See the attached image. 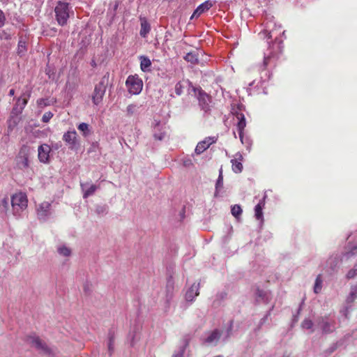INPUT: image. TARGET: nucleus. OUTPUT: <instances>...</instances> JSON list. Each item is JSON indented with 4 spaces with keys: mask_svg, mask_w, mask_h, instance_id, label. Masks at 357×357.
Masks as SVG:
<instances>
[{
    "mask_svg": "<svg viewBox=\"0 0 357 357\" xmlns=\"http://www.w3.org/2000/svg\"><path fill=\"white\" fill-rule=\"evenodd\" d=\"M70 7L68 3L59 1L55 8V16L58 24L61 26H64L67 24L68 20L70 17Z\"/></svg>",
    "mask_w": 357,
    "mask_h": 357,
    "instance_id": "nucleus-1",
    "label": "nucleus"
},
{
    "mask_svg": "<svg viewBox=\"0 0 357 357\" xmlns=\"http://www.w3.org/2000/svg\"><path fill=\"white\" fill-rule=\"evenodd\" d=\"M11 205L13 214L17 215L27 206V199L25 194L20 192L12 196Z\"/></svg>",
    "mask_w": 357,
    "mask_h": 357,
    "instance_id": "nucleus-2",
    "label": "nucleus"
},
{
    "mask_svg": "<svg viewBox=\"0 0 357 357\" xmlns=\"http://www.w3.org/2000/svg\"><path fill=\"white\" fill-rule=\"evenodd\" d=\"M108 77V76L105 75L95 86L92 100L96 105H98L102 100L107 89Z\"/></svg>",
    "mask_w": 357,
    "mask_h": 357,
    "instance_id": "nucleus-3",
    "label": "nucleus"
},
{
    "mask_svg": "<svg viewBox=\"0 0 357 357\" xmlns=\"http://www.w3.org/2000/svg\"><path fill=\"white\" fill-rule=\"evenodd\" d=\"M126 85L130 93L137 95L139 94L143 87L142 80L137 75H130L127 78Z\"/></svg>",
    "mask_w": 357,
    "mask_h": 357,
    "instance_id": "nucleus-4",
    "label": "nucleus"
},
{
    "mask_svg": "<svg viewBox=\"0 0 357 357\" xmlns=\"http://www.w3.org/2000/svg\"><path fill=\"white\" fill-rule=\"evenodd\" d=\"M317 326L324 333H332L335 330V320L330 317H320L316 320Z\"/></svg>",
    "mask_w": 357,
    "mask_h": 357,
    "instance_id": "nucleus-5",
    "label": "nucleus"
},
{
    "mask_svg": "<svg viewBox=\"0 0 357 357\" xmlns=\"http://www.w3.org/2000/svg\"><path fill=\"white\" fill-rule=\"evenodd\" d=\"M29 149L28 146H22L16 158L17 166L20 169H24L29 167Z\"/></svg>",
    "mask_w": 357,
    "mask_h": 357,
    "instance_id": "nucleus-6",
    "label": "nucleus"
},
{
    "mask_svg": "<svg viewBox=\"0 0 357 357\" xmlns=\"http://www.w3.org/2000/svg\"><path fill=\"white\" fill-rule=\"evenodd\" d=\"M192 88L196 96H197L199 106L203 110L206 111L208 109V102L210 97L201 89H197L195 87Z\"/></svg>",
    "mask_w": 357,
    "mask_h": 357,
    "instance_id": "nucleus-7",
    "label": "nucleus"
},
{
    "mask_svg": "<svg viewBox=\"0 0 357 357\" xmlns=\"http://www.w3.org/2000/svg\"><path fill=\"white\" fill-rule=\"evenodd\" d=\"M357 298V285L351 286L349 295L347 296L345 300V316L351 310L354 302Z\"/></svg>",
    "mask_w": 357,
    "mask_h": 357,
    "instance_id": "nucleus-8",
    "label": "nucleus"
},
{
    "mask_svg": "<svg viewBox=\"0 0 357 357\" xmlns=\"http://www.w3.org/2000/svg\"><path fill=\"white\" fill-rule=\"evenodd\" d=\"M50 146L46 144L40 145L38 149V157L40 162L43 163L49 162Z\"/></svg>",
    "mask_w": 357,
    "mask_h": 357,
    "instance_id": "nucleus-9",
    "label": "nucleus"
},
{
    "mask_svg": "<svg viewBox=\"0 0 357 357\" xmlns=\"http://www.w3.org/2000/svg\"><path fill=\"white\" fill-rule=\"evenodd\" d=\"M63 140L68 145L69 149H75L77 144L76 131H68L64 133Z\"/></svg>",
    "mask_w": 357,
    "mask_h": 357,
    "instance_id": "nucleus-10",
    "label": "nucleus"
},
{
    "mask_svg": "<svg viewBox=\"0 0 357 357\" xmlns=\"http://www.w3.org/2000/svg\"><path fill=\"white\" fill-rule=\"evenodd\" d=\"M199 283H193L185 293V300L192 303L196 296L199 294Z\"/></svg>",
    "mask_w": 357,
    "mask_h": 357,
    "instance_id": "nucleus-11",
    "label": "nucleus"
},
{
    "mask_svg": "<svg viewBox=\"0 0 357 357\" xmlns=\"http://www.w3.org/2000/svg\"><path fill=\"white\" fill-rule=\"evenodd\" d=\"M51 204L47 202L41 203L37 208L38 218L45 220L50 215Z\"/></svg>",
    "mask_w": 357,
    "mask_h": 357,
    "instance_id": "nucleus-12",
    "label": "nucleus"
},
{
    "mask_svg": "<svg viewBox=\"0 0 357 357\" xmlns=\"http://www.w3.org/2000/svg\"><path fill=\"white\" fill-rule=\"evenodd\" d=\"M80 186L83 192L84 199H86L89 196L93 195L98 188V186L91 184L90 183H80Z\"/></svg>",
    "mask_w": 357,
    "mask_h": 357,
    "instance_id": "nucleus-13",
    "label": "nucleus"
},
{
    "mask_svg": "<svg viewBox=\"0 0 357 357\" xmlns=\"http://www.w3.org/2000/svg\"><path fill=\"white\" fill-rule=\"evenodd\" d=\"M215 141H216V138H215V137L206 138L204 140L198 143V144L197 145V146L195 148V153L198 155L201 154L206 149H207L211 144L215 143Z\"/></svg>",
    "mask_w": 357,
    "mask_h": 357,
    "instance_id": "nucleus-14",
    "label": "nucleus"
},
{
    "mask_svg": "<svg viewBox=\"0 0 357 357\" xmlns=\"http://www.w3.org/2000/svg\"><path fill=\"white\" fill-rule=\"evenodd\" d=\"M236 117L238 119L237 129L239 134V138L242 143H243V130L246 126L245 118L243 114L236 113Z\"/></svg>",
    "mask_w": 357,
    "mask_h": 357,
    "instance_id": "nucleus-15",
    "label": "nucleus"
},
{
    "mask_svg": "<svg viewBox=\"0 0 357 357\" xmlns=\"http://www.w3.org/2000/svg\"><path fill=\"white\" fill-rule=\"evenodd\" d=\"M27 102L28 100L26 98H22V97L19 98L17 100V102L12 109L11 115H20L22 112L26 105L27 104Z\"/></svg>",
    "mask_w": 357,
    "mask_h": 357,
    "instance_id": "nucleus-16",
    "label": "nucleus"
},
{
    "mask_svg": "<svg viewBox=\"0 0 357 357\" xmlns=\"http://www.w3.org/2000/svg\"><path fill=\"white\" fill-rule=\"evenodd\" d=\"M213 6L212 1L208 0L200 4L194 11L191 18L198 17L204 12L208 10Z\"/></svg>",
    "mask_w": 357,
    "mask_h": 357,
    "instance_id": "nucleus-17",
    "label": "nucleus"
},
{
    "mask_svg": "<svg viewBox=\"0 0 357 357\" xmlns=\"http://www.w3.org/2000/svg\"><path fill=\"white\" fill-rule=\"evenodd\" d=\"M243 160V155L240 153H237L235 155V158L231 160L232 164V170L235 173H240L243 170V165L241 161Z\"/></svg>",
    "mask_w": 357,
    "mask_h": 357,
    "instance_id": "nucleus-18",
    "label": "nucleus"
},
{
    "mask_svg": "<svg viewBox=\"0 0 357 357\" xmlns=\"http://www.w3.org/2000/svg\"><path fill=\"white\" fill-rule=\"evenodd\" d=\"M139 20L141 25L139 33L142 37L145 38L151 31V25L145 17H140Z\"/></svg>",
    "mask_w": 357,
    "mask_h": 357,
    "instance_id": "nucleus-19",
    "label": "nucleus"
},
{
    "mask_svg": "<svg viewBox=\"0 0 357 357\" xmlns=\"http://www.w3.org/2000/svg\"><path fill=\"white\" fill-rule=\"evenodd\" d=\"M221 333L218 330H214L206 339L205 342L215 345L220 338Z\"/></svg>",
    "mask_w": 357,
    "mask_h": 357,
    "instance_id": "nucleus-20",
    "label": "nucleus"
},
{
    "mask_svg": "<svg viewBox=\"0 0 357 357\" xmlns=\"http://www.w3.org/2000/svg\"><path fill=\"white\" fill-rule=\"evenodd\" d=\"M272 26H275V25L273 24L272 22H267L266 24V29L264 30V31L260 32L259 35L266 37L268 40L272 39L275 31L273 29H271Z\"/></svg>",
    "mask_w": 357,
    "mask_h": 357,
    "instance_id": "nucleus-21",
    "label": "nucleus"
},
{
    "mask_svg": "<svg viewBox=\"0 0 357 357\" xmlns=\"http://www.w3.org/2000/svg\"><path fill=\"white\" fill-rule=\"evenodd\" d=\"M340 259L337 256H333L331 257L327 260V267L331 271H335L337 268L338 264H339Z\"/></svg>",
    "mask_w": 357,
    "mask_h": 357,
    "instance_id": "nucleus-22",
    "label": "nucleus"
},
{
    "mask_svg": "<svg viewBox=\"0 0 357 357\" xmlns=\"http://www.w3.org/2000/svg\"><path fill=\"white\" fill-rule=\"evenodd\" d=\"M349 251L343 254L341 260H348L352 257L357 255V243L354 245H350Z\"/></svg>",
    "mask_w": 357,
    "mask_h": 357,
    "instance_id": "nucleus-23",
    "label": "nucleus"
},
{
    "mask_svg": "<svg viewBox=\"0 0 357 357\" xmlns=\"http://www.w3.org/2000/svg\"><path fill=\"white\" fill-rule=\"evenodd\" d=\"M140 67L142 71L147 72L150 70V67L151 66V60L146 56H141L140 57Z\"/></svg>",
    "mask_w": 357,
    "mask_h": 357,
    "instance_id": "nucleus-24",
    "label": "nucleus"
},
{
    "mask_svg": "<svg viewBox=\"0 0 357 357\" xmlns=\"http://www.w3.org/2000/svg\"><path fill=\"white\" fill-rule=\"evenodd\" d=\"M184 59L192 64L198 63V54L196 51L188 52L185 56Z\"/></svg>",
    "mask_w": 357,
    "mask_h": 357,
    "instance_id": "nucleus-25",
    "label": "nucleus"
},
{
    "mask_svg": "<svg viewBox=\"0 0 357 357\" xmlns=\"http://www.w3.org/2000/svg\"><path fill=\"white\" fill-rule=\"evenodd\" d=\"M223 188V175H222V169L220 168L219 171V176L215 184V196H218L220 190Z\"/></svg>",
    "mask_w": 357,
    "mask_h": 357,
    "instance_id": "nucleus-26",
    "label": "nucleus"
},
{
    "mask_svg": "<svg viewBox=\"0 0 357 357\" xmlns=\"http://www.w3.org/2000/svg\"><path fill=\"white\" fill-rule=\"evenodd\" d=\"M264 206L263 201H261L255 207V216L257 220H263L262 208Z\"/></svg>",
    "mask_w": 357,
    "mask_h": 357,
    "instance_id": "nucleus-27",
    "label": "nucleus"
},
{
    "mask_svg": "<svg viewBox=\"0 0 357 357\" xmlns=\"http://www.w3.org/2000/svg\"><path fill=\"white\" fill-rule=\"evenodd\" d=\"M242 208L240 205L235 204L231 206V213L237 220H238L242 214Z\"/></svg>",
    "mask_w": 357,
    "mask_h": 357,
    "instance_id": "nucleus-28",
    "label": "nucleus"
},
{
    "mask_svg": "<svg viewBox=\"0 0 357 357\" xmlns=\"http://www.w3.org/2000/svg\"><path fill=\"white\" fill-rule=\"evenodd\" d=\"M188 345V339L184 338L183 344L180 347L179 350L176 351L172 357H183L185 348Z\"/></svg>",
    "mask_w": 357,
    "mask_h": 357,
    "instance_id": "nucleus-29",
    "label": "nucleus"
},
{
    "mask_svg": "<svg viewBox=\"0 0 357 357\" xmlns=\"http://www.w3.org/2000/svg\"><path fill=\"white\" fill-rule=\"evenodd\" d=\"M58 253L63 257H69L71 255V250L66 245H60L57 248Z\"/></svg>",
    "mask_w": 357,
    "mask_h": 357,
    "instance_id": "nucleus-30",
    "label": "nucleus"
},
{
    "mask_svg": "<svg viewBox=\"0 0 357 357\" xmlns=\"http://www.w3.org/2000/svg\"><path fill=\"white\" fill-rule=\"evenodd\" d=\"M322 282L323 280L321 279V275H319L315 280L314 286V291L315 294H319L321 291L322 288Z\"/></svg>",
    "mask_w": 357,
    "mask_h": 357,
    "instance_id": "nucleus-31",
    "label": "nucleus"
},
{
    "mask_svg": "<svg viewBox=\"0 0 357 357\" xmlns=\"http://www.w3.org/2000/svg\"><path fill=\"white\" fill-rule=\"evenodd\" d=\"M20 119L17 116L12 115L10 119L8 121V130H12L19 123Z\"/></svg>",
    "mask_w": 357,
    "mask_h": 357,
    "instance_id": "nucleus-32",
    "label": "nucleus"
},
{
    "mask_svg": "<svg viewBox=\"0 0 357 357\" xmlns=\"http://www.w3.org/2000/svg\"><path fill=\"white\" fill-rule=\"evenodd\" d=\"M107 349H108V354H109V356H112V355L113 354L114 351V338L112 335H110L109 337Z\"/></svg>",
    "mask_w": 357,
    "mask_h": 357,
    "instance_id": "nucleus-33",
    "label": "nucleus"
},
{
    "mask_svg": "<svg viewBox=\"0 0 357 357\" xmlns=\"http://www.w3.org/2000/svg\"><path fill=\"white\" fill-rule=\"evenodd\" d=\"M184 81H179L175 85V93L177 96H181L183 93L184 86Z\"/></svg>",
    "mask_w": 357,
    "mask_h": 357,
    "instance_id": "nucleus-34",
    "label": "nucleus"
},
{
    "mask_svg": "<svg viewBox=\"0 0 357 357\" xmlns=\"http://www.w3.org/2000/svg\"><path fill=\"white\" fill-rule=\"evenodd\" d=\"M108 211V206L107 205H97L96 207V213L98 215L107 214Z\"/></svg>",
    "mask_w": 357,
    "mask_h": 357,
    "instance_id": "nucleus-35",
    "label": "nucleus"
},
{
    "mask_svg": "<svg viewBox=\"0 0 357 357\" xmlns=\"http://www.w3.org/2000/svg\"><path fill=\"white\" fill-rule=\"evenodd\" d=\"M301 326H302L303 328H304V329H310V330H311L310 333H312L314 331V330L312 329L313 322L310 319H305L302 322Z\"/></svg>",
    "mask_w": 357,
    "mask_h": 357,
    "instance_id": "nucleus-36",
    "label": "nucleus"
},
{
    "mask_svg": "<svg viewBox=\"0 0 357 357\" xmlns=\"http://www.w3.org/2000/svg\"><path fill=\"white\" fill-rule=\"evenodd\" d=\"M78 129L83 132L84 136H87L89 132V126L86 123H82L78 126Z\"/></svg>",
    "mask_w": 357,
    "mask_h": 357,
    "instance_id": "nucleus-37",
    "label": "nucleus"
},
{
    "mask_svg": "<svg viewBox=\"0 0 357 357\" xmlns=\"http://www.w3.org/2000/svg\"><path fill=\"white\" fill-rule=\"evenodd\" d=\"M26 42L20 39L18 43L17 52L22 55L26 52Z\"/></svg>",
    "mask_w": 357,
    "mask_h": 357,
    "instance_id": "nucleus-38",
    "label": "nucleus"
},
{
    "mask_svg": "<svg viewBox=\"0 0 357 357\" xmlns=\"http://www.w3.org/2000/svg\"><path fill=\"white\" fill-rule=\"evenodd\" d=\"M137 106L134 104L129 105L126 108L127 115L131 116L137 111Z\"/></svg>",
    "mask_w": 357,
    "mask_h": 357,
    "instance_id": "nucleus-39",
    "label": "nucleus"
},
{
    "mask_svg": "<svg viewBox=\"0 0 357 357\" xmlns=\"http://www.w3.org/2000/svg\"><path fill=\"white\" fill-rule=\"evenodd\" d=\"M10 200L8 197L3 198L1 202V207L3 211L6 212L9 207Z\"/></svg>",
    "mask_w": 357,
    "mask_h": 357,
    "instance_id": "nucleus-40",
    "label": "nucleus"
},
{
    "mask_svg": "<svg viewBox=\"0 0 357 357\" xmlns=\"http://www.w3.org/2000/svg\"><path fill=\"white\" fill-rule=\"evenodd\" d=\"M0 39L4 40H9L11 39V35L9 33L6 32L5 30H3L0 33Z\"/></svg>",
    "mask_w": 357,
    "mask_h": 357,
    "instance_id": "nucleus-41",
    "label": "nucleus"
},
{
    "mask_svg": "<svg viewBox=\"0 0 357 357\" xmlns=\"http://www.w3.org/2000/svg\"><path fill=\"white\" fill-rule=\"evenodd\" d=\"M53 114L50 112H45L42 117V121L44 123H47L52 118Z\"/></svg>",
    "mask_w": 357,
    "mask_h": 357,
    "instance_id": "nucleus-42",
    "label": "nucleus"
},
{
    "mask_svg": "<svg viewBox=\"0 0 357 357\" xmlns=\"http://www.w3.org/2000/svg\"><path fill=\"white\" fill-rule=\"evenodd\" d=\"M165 135H166V132L165 131H162V132H160L159 133H157L156 132V130H155V132H154V138L155 139H158V140H160V141H162L165 139Z\"/></svg>",
    "mask_w": 357,
    "mask_h": 357,
    "instance_id": "nucleus-43",
    "label": "nucleus"
},
{
    "mask_svg": "<svg viewBox=\"0 0 357 357\" xmlns=\"http://www.w3.org/2000/svg\"><path fill=\"white\" fill-rule=\"evenodd\" d=\"M357 275V272L356 271L355 268H352L347 274V279H352L355 278Z\"/></svg>",
    "mask_w": 357,
    "mask_h": 357,
    "instance_id": "nucleus-44",
    "label": "nucleus"
},
{
    "mask_svg": "<svg viewBox=\"0 0 357 357\" xmlns=\"http://www.w3.org/2000/svg\"><path fill=\"white\" fill-rule=\"evenodd\" d=\"M6 20V15L0 9V28L4 26Z\"/></svg>",
    "mask_w": 357,
    "mask_h": 357,
    "instance_id": "nucleus-45",
    "label": "nucleus"
},
{
    "mask_svg": "<svg viewBox=\"0 0 357 357\" xmlns=\"http://www.w3.org/2000/svg\"><path fill=\"white\" fill-rule=\"evenodd\" d=\"M271 59H272V57L270 55H268L267 56H264V63H263V66H264V69L268 65V63H270Z\"/></svg>",
    "mask_w": 357,
    "mask_h": 357,
    "instance_id": "nucleus-46",
    "label": "nucleus"
},
{
    "mask_svg": "<svg viewBox=\"0 0 357 357\" xmlns=\"http://www.w3.org/2000/svg\"><path fill=\"white\" fill-rule=\"evenodd\" d=\"M270 315V312H268L265 316L264 317H263L261 320H260V324L262 325L266 321V319H268V317Z\"/></svg>",
    "mask_w": 357,
    "mask_h": 357,
    "instance_id": "nucleus-47",
    "label": "nucleus"
},
{
    "mask_svg": "<svg viewBox=\"0 0 357 357\" xmlns=\"http://www.w3.org/2000/svg\"><path fill=\"white\" fill-rule=\"evenodd\" d=\"M14 94H15V90H14V89H10V91H9V95H10V96H14Z\"/></svg>",
    "mask_w": 357,
    "mask_h": 357,
    "instance_id": "nucleus-48",
    "label": "nucleus"
},
{
    "mask_svg": "<svg viewBox=\"0 0 357 357\" xmlns=\"http://www.w3.org/2000/svg\"><path fill=\"white\" fill-rule=\"evenodd\" d=\"M84 291H89V287H88V286L86 284L84 286Z\"/></svg>",
    "mask_w": 357,
    "mask_h": 357,
    "instance_id": "nucleus-49",
    "label": "nucleus"
},
{
    "mask_svg": "<svg viewBox=\"0 0 357 357\" xmlns=\"http://www.w3.org/2000/svg\"><path fill=\"white\" fill-rule=\"evenodd\" d=\"M170 289H172V287H170L169 284H167V290L170 291Z\"/></svg>",
    "mask_w": 357,
    "mask_h": 357,
    "instance_id": "nucleus-50",
    "label": "nucleus"
},
{
    "mask_svg": "<svg viewBox=\"0 0 357 357\" xmlns=\"http://www.w3.org/2000/svg\"><path fill=\"white\" fill-rule=\"evenodd\" d=\"M186 82L188 83L189 84H191V82L188 80H187Z\"/></svg>",
    "mask_w": 357,
    "mask_h": 357,
    "instance_id": "nucleus-51",
    "label": "nucleus"
},
{
    "mask_svg": "<svg viewBox=\"0 0 357 357\" xmlns=\"http://www.w3.org/2000/svg\"><path fill=\"white\" fill-rule=\"evenodd\" d=\"M335 348H333V349H331V352L334 351V350H335Z\"/></svg>",
    "mask_w": 357,
    "mask_h": 357,
    "instance_id": "nucleus-52",
    "label": "nucleus"
},
{
    "mask_svg": "<svg viewBox=\"0 0 357 357\" xmlns=\"http://www.w3.org/2000/svg\"><path fill=\"white\" fill-rule=\"evenodd\" d=\"M220 295H221V298H224L223 294H221Z\"/></svg>",
    "mask_w": 357,
    "mask_h": 357,
    "instance_id": "nucleus-53",
    "label": "nucleus"
},
{
    "mask_svg": "<svg viewBox=\"0 0 357 357\" xmlns=\"http://www.w3.org/2000/svg\"><path fill=\"white\" fill-rule=\"evenodd\" d=\"M215 357H222V356H215Z\"/></svg>",
    "mask_w": 357,
    "mask_h": 357,
    "instance_id": "nucleus-54",
    "label": "nucleus"
}]
</instances>
